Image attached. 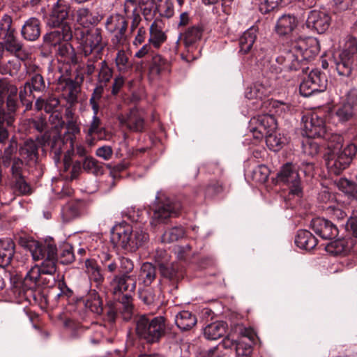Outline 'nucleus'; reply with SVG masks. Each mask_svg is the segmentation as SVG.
<instances>
[{"label": "nucleus", "instance_id": "nucleus-1", "mask_svg": "<svg viewBox=\"0 0 357 357\" xmlns=\"http://www.w3.org/2000/svg\"><path fill=\"white\" fill-rule=\"evenodd\" d=\"M320 51L319 41L314 37H299L291 42L289 50L283 52L276 58L278 63L286 70L307 73L309 62Z\"/></svg>", "mask_w": 357, "mask_h": 357}, {"label": "nucleus", "instance_id": "nucleus-2", "mask_svg": "<svg viewBox=\"0 0 357 357\" xmlns=\"http://www.w3.org/2000/svg\"><path fill=\"white\" fill-rule=\"evenodd\" d=\"M149 240V234L142 227H133L125 222L115 225L111 231L112 242L130 252L144 246Z\"/></svg>", "mask_w": 357, "mask_h": 357}, {"label": "nucleus", "instance_id": "nucleus-3", "mask_svg": "<svg viewBox=\"0 0 357 357\" xmlns=\"http://www.w3.org/2000/svg\"><path fill=\"white\" fill-rule=\"evenodd\" d=\"M135 323L137 337L149 344L159 343L169 330L167 320L163 316L150 318L142 314L135 317Z\"/></svg>", "mask_w": 357, "mask_h": 357}, {"label": "nucleus", "instance_id": "nucleus-4", "mask_svg": "<svg viewBox=\"0 0 357 357\" xmlns=\"http://www.w3.org/2000/svg\"><path fill=\"white\" fill-rule=\"evenodd\" d=\"M50 143L52 151L55 155L59 156L62 153V148L64 146L63 139L59 135H55L50 138L47 132L36 137V141L28 139L19 147V154L24 160L26 165L36 164L38 159V144L45 146Z\"/></svg>", "mask_w": 357, "mask_h": 357}, {"label": "nucleus", "instance_id": "nucleus-5", "mask_svg": "<svg viewBox=\"0 0 357 357\" xmlns=\"http://www.w3.org/2000/svg\"><path fill=\"white\" fill-rule=\"evenodd\" d=\"M333 137L336 144L329 142L328 144L331 152L326 159V165L331 172L339 174L349 165L357 149L354 144H350L341 151L342 137L340 135H335Z\"/></svg>", "mask_w": 357, "mask_h": 357}, {"label": "nucleus", "instance_id": "nucleus-6", "mask_svg": "<svg viewBox=\"0 0 357 357\" xmlns=\"http://www.w3.org/2000/svg\"><path fill=\"white\" fill-rule=\"evenodd\" d=\"M20 245L29 250L34 261L42 260L41 264H52L56 266V246L52 238L39 242L33 238H20Z\"/></svg>", "mask_w": 357, "mask_h": 357}, {"label": "nucleus", "instance_id": "nucleus-7", "mask_svg": "<svg viewBox=\"0 0 357 357\" xmlns=\"http://www.w3.org/2000/svg\"><path fill=\"white\" fill-rule=\"evenodd\" d=\"M181 209L182 204L179 201L165 196L156 197L152 208L151 225L155 227L165 223L170 218L178 215Z\"/></svg>", "mask_w": 357, "mask_h": 357}, {"label": "nucleus", "instance_id": "nucleus-8", "mask_svg": "<svg viewBox=\"0 0 357 357\" xmlns=\"http://www.w3.org/2000/svg\"><path fill=\"white\" fill-rule=\"evenodd\" d=\"M74 36L81 40L82 53L85 56L92 54H95L96 57L101 55L106 45L102 41V30L99 28L86 31L76 29Z\"/></svg>", "mask_w": 357, "mask_h": 357}, {"label": "nucleus", "instance_id": "nucleus-9", "mask_svg": "<svg viewBox=\"0 0 357 357\" xmlns=\"http://www.w3.org/2000/svg\"><path fill=\"white\" fill-rule=\"evenodd\" d=\"M56 267L51 263L41 264L32 267L24 278V283L31 288L35 286L43 285L51 287L54 285Z\"/></svg>", "mask_w": 357, "mask_h": 357}, {"label": "nucleus", "instance_id": "nucleus-10", "mask_svg": "<svg viewBox=\"0 0 357 357\" xmlns=\"http://www.w3.org/2000/svg\"><path fill=\"white\" fill-rule=\"evenodd\" d=\"M133 313L134 305L132 296L122 295L121 298H117L116 303L107 307L106 319L109 323L113 324L118 314H120L124 321H128L132 317Z\"/></svg>", "mask_w": 357, "mask_h": 357}, {"label": "nucleus", "instance_id": "nucleus-11", "mask_svg": "<svg viewBox=\"0 0 357 357\" xmlns=\"http://www.w3.org/2000/svg\"><path fill=\"white\" fill-rule=\"evenodd\" d=\"M277 182L287 185L290 194L298 197L302 195L301 179L296 165L291 162L284 164L277 174Z\"/></svg>", "mask_w": 357, "mask_h": 357}, {"label": "nucleus", "instance_id": "nucleus-12", "mask_svg": "<svg viewBox=\"0 0 357 357\" xmlns=\"http://www.w3.org/2000/svg\"><path fill=\"white\" fill-rule=\"evenodd\" d=\"M327 82L325 73L317 69L311 70L300 84V93L303 96L308 97L314 93L323 92L326 89Z\"/></svg>", "mask_w": 357, "mask_h": 357}, {"label": "nucleus", "instance_id": "nucleus-13", "mask_svg": "<svg viewBox=\"0 0 357 357\" xmlns=\"http://www.w3.org/2000/svg\"><path fill=\"white\" fill-rule=\"evenodd\" d=\"M18 89L6 79H0V112H17Z\"/></svg>", "mask_w": 357, "mask_h": 357}, {"label": "nucleus", "instance_id": "nucleus-14", "mask_svg": "<svg viewBox=\"0 0 357 357\" xmlns=\"http://www.w3.org/2000/svg\"><path fill=\"white\" fill-rule=\"evenodd\" d=\"M276 128V120L269 114L257 115L250 121L249 130L252 133L253 137L257 139H263L266 135L275 131Z\"/></svg>", "mask_w": 357, "mask_h": 357}, {"label": "nucleus", "instance_id": "nucleus-15", "mask_svg": "<svg viewBox=\"0 0 357 357\" xmlns=\"http://www.w3.org/2000/svg\"><path fill=\"white\" fill-rule=\"evenodd\" d=\"M70 6L63 0H57L53 4L50 13L45 17V25L49 28L71 26L67 22Z\"/></svg>", "mask_w": 357, "mask_h": 357}, {"label": "nucleus", "instance_id": "nucleus-16", "mask_svg": "<svg viewBox=\"0 0 357 357\" xmlns=\"http://www.w3.org/2000/svg\"><path fill=\"white\" fill-rule=\"evenodd\" d=\"M106 30L114 33L112 42L115 46L122 45L126 41V31L128 28V22L126 17L121 14H112L109 15L105 22Z\"/></svg>", "mask_w": 357, "mask_h": 357}, {"label": "nucleus", "instance_id": "nucleus-17", "mask_svg": "<svg viewBox=\"0 0 357 357\" xmlns=\"http://www.w3.org/2000/svg\"><path fill=\"white\" fill-rule=\"evenodd\" d=\"M113 289V294L119 295L121 298L122 295L133 293L136 289L137 280L135 275L118 274L115 275L111 282Z\"/></svg>", "mask_w": 357, "mask_h": 357}, {"label": "nucleus", "instance_id": "nucleus-18", "mask_svg": "<svg viewBox=\"0 0 357 357\" xmlns=\"http://www.w3.org/2000/svg\"><path fill=\"white\" fill-rule=\"evenodd\" d=\"M52 29L54 30L47 32L43 36V43L47 47H56L63 42H70L74 36L71 26Z\"/></svg>", "mask_w": 357, "mask_h": 357}, {"label": "nucleus", "instance_id": "nucleus-19", "mask_svg": "<svg viewBox=\"0 0 357 357\" xmlns=\"http://www.w3.org/2000/svg\"><path fill=\"white\" fill-rule=\"evenodd\" d=\"M310 227L317 236L324 240L335 239L339 233L337 227L334 223L321 218L312 219Z\"/></svg>", "mask_w": 357, "mask_h": 357}, {"label": "nucleus", "instance_id": "nucleus-20", "mask_svg": "<svg viewBox=\"0 0 357 357\" xmlns=\"http://www.w3.org/2000/svg\"><path fill=\"white\" fill-rule=\"evenodd\" d=\"M304 130L308 138L326 137V123L324 115L313 113L304 123Z\"/></svg>", "mask_w": 357, "mask_h": 357}, {"label": "nucleus", "instance_id": "nucleus-21", "mask_svg": "<svg viewBox=\"0 0 357 357\" xmlns=\"http://www.w3.org/2000/svg\"><path fill=\"white\" fill-rule=\"evenodd\" d=\"M331 22L330 15L324 10H311L306 20L307 28L321 34L325 33L329 28Z\"/></svg>", "mask_w": 357, "mask_h": 357}, {"label": "nucleus", "instance_id": "nucleus-22", "mask_svg": "<svg viewBox=\"0 0 357 357\" xmlns=\"http://www.w3.org/2000/svg\"><path fill=\"white\" fill-rule=\"evenodd\" d=\"M145 112L143 109L137 107L130 109L126 116H119L121 124L126 126L133 132H142L145 126Z\"/></svg>", "mask_w": 357, "mask_h": 357}, {"label": "nucleus", "instance_id": "nucleus-23", "mask_svg": "<svg viewBox=\"0 0 357 357\" xmlns=\"http://www.w3.org/2000/svg\"><path fill=\"white\" fill-rule=\"evenodd\" d=\"M93 115L91 121L88 125L85 126L84 132L86 133V139L87 143L90 146H93L95 144V137L93 135H96L99 139L102 138V135L105 132V128L102 126L101 119L98 117V112H93Z\"/></svg>", "mask_w": 357, "mask_h": 357}, {"label": "nucleus", "instance_id": "nucleus-24", "mask_svg": "<svg viewBox=\"0 0 357 357\" xmlns=\"http://www.w3.org/2000/svg\"><path fill=\"white\" fill-rule=\"evenodd\" d=\"M41 33V23L37 17H30L24 22L22 29V38L28 41H36Z\"/></svg>", "mask_w": 357, "mask_h": 357}, {"label": "nucleus", "instance_id": "nucleus-25", "mask_svg": "<svg viewBox=\"0 0 357 357\" xmlns=\"http://www.w3.org/2000/svg\"><path fill=\"white\" fill-rule=\"evenodd\" d=\"M335 62L338 75L343 77H349L357 67V59L347 56L345 53L340 52Z\"/></svg>", "mask_w": 357, "mask_h": 357}, {"label": "nucleus", "instance_id": "nucleus-26", "mask_svg": "<svg viewBox=\"0 0 357 357\" xmlns=\"http://www.w3.org/2000/svg\"><path fill=\"white\" fill-rule=\"evenodd\" d=\"M298 25V20L291 14L282 15L277 21L275 31L279 36H287L293 32Z\"/></svg>", "mask_w": 357, "mask_h": 357}, {"label": "nucleus", "instance_id": "nucleus-27", "mask_svg": "<svg viewBox=\"0 0 357 357\" xmlns=\"http://www.w3.org/2000/svg\"><path fill=\"white\" fill-rule=\"evenodd\" d=\"M17 112H0V144H5L9 138L8 128L14 126Z\"/></svg>", "mask_w": 357, "mask_h": 357}, {"label": "nucleus", "instance_id": "nucleus-28", "mask_svg": "<svg viewBox=\"0 0 357 357\" xmlns=\"http://www.w3.org/2000/svg\"><path fill=\"white\" fill-rule=\"evenodd\" d=\"M202 29L199 26L189 27L183 33V40L188 52L193 53L197 49V43L201 39Z\"/></svg>", "mask_w": 357, "mask_h": 357}, {"label": "nucleus", "instance_id": "nucleus-29", "mask_svg": "<svg viewBox=\"0 0 357 357\" xmlns=\"http://www.w3.org/2000/svg\"><path fill=\"white\" fill-rule=\"evenodd\" d=\"M86 211V202L82 199L71 200L63 208V212L68 220L77 218Z\"/></svg>", "mask_w": 357, "mask_h": 357}, {"label": "nucleus", "instance_id": "nucleus-30", "mask_svg": "<svg viewBox=\"0 0 357 357\" xmlns=\"http://www.w3.org/2000/svg\"><path fill=\"white\" fill-rule=\"evenodd\" d=\"M15 243L10 238L0 240V267L8 266L15 254Z\"/></svg>", "mask_w": 357, "mask_h": 357}, {"label": "nucleus", "instance_id": "nucleus-31", "mask_svg": "<svg viewBox=\"0 0 357 357\" xmlns=\"http://www.w3.org/2000/svg\"><path fill=\"white\" fill-rule=\"evenodd\" d=\"M166 40L167 36L163 31L162 22L155 20L149 29V43L155 49H158Z\"/></svg>", "mask_w": 357, "mask_h": 357}, {"label": "nucleus", "instance_id": "nucleus-32", "mask_svg": "<svg viewBox=\"0 0 357 357\" xmlns=\"http://www.w3.org/2000/svg\"><path fill=\"white\" fill-rule=\"evenodd\" d=\"M295 243L301 249L311 250L317 245V240L308 230L300 229L295 237Z\"/></svg>", "mask_w": 357, "mask_h": 357}, {"label": "nucleus", "instance_id": "nucleus-33", "mask_svg": "<svg viewBox=\"0 0 357 357\" xmlns=\"http://www.w3.org/2000/svg\"><path fill=\"white\" fill-rule=\"evenodd\" d=\"M197 322L196 316L188 310L180 312L175 318L176 325L182 331L190 330L196 325Z\"/></svg>", "mask_w": 357, "mask_h": 357}, {"label": "nucleus", "instance_id": "nucleus-34", "mask_svg": "<svg viewBox=\"0 0 357 357\" xmlns=\"http://www.w3.org/2000/svg\"><path fill=\"white\" fill-rule=\"evenodd\" d=\"M263 107L266 108L270 112L269 114L278 115L280 116H284L287 112H289L291 109V105L288 102L270 99L263 102Z\"/></svg>", "mask_w": 357, "mask_h": 357}, {"label": "nucleus", "instance_id": "nucleus-35", "mask_svg": "<svg viewBox=\"0 0 357 357\" xmlns=\"http://www.w3.org/2000/svg\"><path fill=\"white\" fill-rule=\"evenodd\" d=\"M227 327L224 321L211 323L204 328V335L207 340H215L225 334Z\"/></svg>", "mask_w": 357, "mask_h": 357}, {"label": "nucleus", "instance_id": "nucleus-36", "mask_svg": "<svg viewBox=\"0 0 357 357\" xmlns=\"http://www.w3.org/2000/svg\"><path fill=\"white\" fill-rule=\"evenodd\" d=\"M56 54L67 63L76 64L77 57L75 49L69 42H63L57 46Z\"/></svg>", "mask_w": 357, "mask_h": 357}, {"label": "nucleus", "instance_id": "nucleus-37", "mask_svg": "<svg viewBox=\"0 0 357 357\" xmlns=\"http://www.w3.org/2000/svg\"><path fill=\"white\" fill-rule=\"evenodd\" d=\"M85 265L90 280L96 283V286L98 287L102 284L105 280L101 271V267L96 261L92 259H86Z\"/></svg>", "mask_w": 357, "mask_h": 357}, {"label": "nucleus", "instance_id": "nucleus-38", "mask_svg": "<svg viewBox=\"0 0 357 357\" xmlns=\"http://www.w3.org/2000/svg\"><path fill=\"white\" fill-rule=\"evenodd\" d=\"M98 259L104 271L110 273L118 272V257L108 252H102L98 255Z\"/></svg>", "mask_w": 357, "mask_h": 357}, {"label": "nucleus", "instance_id": "nucleus-39", "mask_svg": "<svg viewBox=\"0 0 357 357\" xmlns=\"http://www.w3.org/2000/svg\"><path fill=\"white\" fill-rule=\"evenodd\" d=\"M257 38L256 29L251 28L245 31L239 38V52L243 54L248 53Z\"/></svg>", "mask_w": 357, "mask_h": 357}, {"label": "nucleus", "instance_id": "nucleus-40", "mask_svg": "<svg viewBox=\"0 0 357 357\" xmlns=\"http://www.w3.org/2000/svg\"><path fill=\"white\" fill-rule=\"evenodd\" d=\"M85 306L93 313L100 314L103 312L102 301L96 290H91L86 296Z\"/></svg>", "mask_w": 357, "mask_h": 357}, {"label": "nucleus", "instance_id": "nucleus-41", "mask_svg": "<svg viewBox=\"0 0 357 357\" xmlns=\"http://www.w3.org/2000/svg\"><path fill=\"white\" fill-rule=\"evenodd\" d=\"M156 278V268L149 262L143 263L139 274V278L146 286H149Z\"/></svg>", "mask_w": 357, "mask_h": 357}, {"label": "nucleus", "instance_id": "nucleus-42", "mask_svg": "<svg viewBox=\"0 0 357 357\" xmlns=\"http://www.w3.org/2000/svg\"><path fill=\"white\" fill-rule=\"evenodd\" d=\"M10 185L17 195H27L31 193V188L24 176L10 178Z\"/></svg>", "mask_w": 357, "mask_h": 357}, {"label": "nucleus", "instance_id": "nucleus-43", "mask_svg": "<svg viewBox=\"0 0 357 357\" xmlns=\"http://www.w3.org/2000/svg\"><path fill=\"white\" fill-rule=\"evenodd\" d=\"M59 105V99L55 96L39 98L36 100L35 107L37 110L44 109L47 113L55 112Z\"/></svg>", "mask_w": 357, "mask_h": 357}, {"label": "nucleus", "instance_id": "nucleus-44", "mask_svg": "<svg viewBox=\"0 0 357 357\" xmlns=\"http://www.w3.org/2000/svg\"><path fill=\"white\" fill-rule=\"evenodd\" d=\"M3 48L10 53L17 54L22 51L23 47L22 43L17 38L16 33L7 36L1 39Z\"/></svg>", "mask_w": 357, "mask_h": 357}, {"label": "nucleus", "instance_id": "nucleus-45", "mask_svg": "<svg viewBox=\"0 0 357 357\" xmlns=\"http://www.w3.org/2000/svg\"><path fill=\"white\" fill-rule=\"evenodd\" d=\"M184 234V228L181 226H176L164 232L161 236V241L165 243H170L183 238Z\"/></svg>", "mask_w": 357, "mask_h": 357}, {"label": "nucleus", "instance_id": "nucleus-46", "mask_svg": "<svg viewBox=\"0 0 357 357\" xmlns=\"http://www.w3.org/2000/svg\"><path fill=\"white\" fill-rule=\"evenodd\" d=\"M354 114V105L348 101L344 102L339 105L335 111V116L340 122L349 121L353 117Z\"/></svg>", "mask_w": 357, "mask_h": 357}, {"label": "nucleus", "instance_id": "nucleus-47", "mask_svg": "<svg viewBox=\"0 0 357 357\" xmlns=\"http://www.w3.org/2000/svg\"><path fill=\"white\" fill-rule=\"evenodd\" d=\"M264 137H266V145L273 151H279L286 142L284 137H281L280 134L277 133L275 130L270 132Z\"/></svg>", "mask_w": 357, "mask_h": 357}, {"label": "nucleus", "instance_id": "nucleus-48", "mask_svg": "<svg viewBox=\"0 0 357 357\" xmlns=\"http://www.w3.org/2000/svg\"><path fill=\"white\" fill-rule=\"evenodd\" d=\"M113 76V70L105 60L101 61L98 69L97 84L106 86Z\"/></svg>", "mask_w": 357, "mask_h": 357}, {"label": "nucleus", "instance_id": "nucleus-49", "mask_svg": "<svg viewBox=\"0 0 357 357\" xmlns=\"http://www.w3.org/2000/svg\"><path fill=\"white\" fill-rule=\"evenodd\" d=\"M152 62L150 67V70L152 73L160 75L162 72L169 70V62L163 59L160 55L155 54L152 55Z\"/></svg>", "mask_w": 357, "mask_h": 357}, {"label": "nucleus", "instance_id": "nucleus-50", "mask_svg": "<svg viewBox=\"0 0 357 357\" xmlns=\"http://www.w3.org/2000/svg\"><path fill=\"white\" fill-rule=\"evenodd\" d=\"M16 33V30L13 27V18L8 14H4L0 19V39L8 35Z\"/></svg>", "mask_w": 357, "mask_h": 357}, {"label": "nucleus", "instance_id": "nucleus-51", "mask_svg": "<svg viewBox=\"0 0 357 357\" xmlns=\"http://www.w3.org/2000/svg\"><path fill=\"white\" fill-rule=\"evenodd\" d=\"M139 298L147 305H153L159 302V296L155 291L150 287H146L139 290Z\"/></svg>", "mask_w": 357, "mask_h": 357}, {"label": "nucleus", "instance_id": "nucleus-52", "mask_svg": "<svg viewBox=\"0 0 357 357\" xmlns=\"http://www.w3.org/2000/svg\"><path fill=\"white\" fill-rule=\"evenodd\" d=\"M18 149L17 142L15 137H12L7 146L3 150V166L4 167H10L11 160L13 159V155L17 152Z\"/></svg>", "mask_w": 357, "mask_h": 357}, {"label": "nucleus", "instance_id": "nucleus-53", "mask_svg": "<svg viewBox=\"0 0 357 357\" xmlns=\"http://www.w3.org/2000/svg\"><path fill=\"white\" fill-rule=\"evenodd\" d=\"M82 167L84 171L95 175L103 174V168L100 163L92 157H86L82 162Z\"/></svg>", "mask_w": 357, "mask_h": 357}, {"label": "nucleus", "instance_id": "nucleus-54", "mask_svg": "<svg viewBox=\"0 0 357 357\" xmlns=\"http://www.w3.org/2000/svg\"><path fill=\"white\" fill-rule=\"evenodd\" d=\"M105 86L96 84L93 93L89 99V104L91 107L93 112H98L100 109L99 102L102 97Z\"/></svg>", "mask_w": 357, "mask_h": 357}, {"label": "nucleus", "instance_id": "nucleus-55", "mask_svg": "<svg viewBox=\"0 0 357 357\" xmlns=\"http://www.w3.org/2000/svg\"><path fill=\"white\" fill-rule=\"evenodd\" d=\"M324 208L326 214L335 220H342L347 217V213L337 203H333L332 204L326 206Z\"/></svg>", "mask_w": 357, "mask_h": 357}, {"label": "nucleus", "instance_id": "nucleus-56", "mask_svg": "<svg viewBox=\"0 0 357 357\" xmlns=\"http://www.w3.org/2000/svg\"><path fill=\"white\" fill-rule=\"evenodd\" d=\"M159 271L162 277L170 280H178L179 278L178 266L170 264L169 261L167 264L159 267Z\"/></svg>", "mask_w": 357, "mask_h": 357}, {"label": "nucleus", "instance_id": "nucleus-57", "mask_svg": "<svg viewBox=\"0 0 357 357\" xmlns=\"http://www.w3.org/2000/svg\"><path fill=\"white\" fill-rule=\"evenodd\" d=\"M269 174L270 170L268 167L264 165H260L252 170V178L253 181L263 183L268 180Z\"/></svg>", "mask_w": 357, "mask_h": 357}, {"label": "nucleus", "instance_id": "nucleus-58", "mask_svg": "<svg viewBox=\"0 0 357 357\" xmlns=\"http://www.w3.org/2000/svg\"><path fill=\"white\" fill-rule=\"evenodd\" d=\"M59 261L62 264H70L75 261V255L72 248L66 246L60 250L59 256L56 255V262Z\"/></svg>", "mask_w": 357, "mask_h": 357}, {"label": "nucleus", "instance_id": "nucleus-59", "mask_svg": "<svg viewBox=\"0 0 357 357\" xmlns=\"http://www.w3.org/2000/svg\"><path fill=\"white\" fill-rule=\"evenodd\" d=\"M25 162L19 157H14L10 162L11 178L23 176V169Z\"/></svg>", "mask_w": 357, "mask_h": 357}, {"label": "nucleus", "instance_id": "nucleus-60", "mask_svg": "<svg viewBox=\"0 0 357 357\" xmlns=\"http://www.w3.org/2000/svg\"><path fill=\"white\" fill-rule=\"evenodd\" d=\"M29 82L32 91L43 92L47 88L43 77L38 73H36L31 77Z\"/></svg>", "mask_w": 357, "mask_h": 357}, {"label": "nucleus", "instance_id": "nucleus-61", "mask_svg": "<svg viewBox=\"0 0 357 357\" xmlns=\"http://www.w3.org/2000/svg\"><path fill=\"white\" fill-rule=\"evenodd\" d=\"M118 263V272L121 273V274L130 275V273L134 268V263L130 259L125 257H119Z\"/></svg>", "mask_w": 357, "mask_h": 357}, {"label": "nucleus", "instance_id": "nucleus-62", "mask_svg": "<svg viewBox=\"0 0 357 357\" xmlns=\"http://www.w3.org/2000/svg\"><path fill=\"white\" fill-rule=\"evenodd\" d=\"M223 191L224 187L222 183L219 181H211L205 189V195L208 197H213Z\"/></svg>", "mask_w": 357, "mask_h": 357}, {"label": "nucleus", "instance_id": "nucleus-63", "mask_svg": "<svg viewBox=\"0 0 357 357\" xmlns=\"http://www.w3.org/2000/svg\"><path fill=\"white\" fill-rule=\"evenodd\" d=\"M341 53H345L347 56L357 59V39L355 37L349 36Z\"/></svg>", "mask_w": 357, "mask_h": 357}, {"label": "nucleus", "instance_id": "nucleus-64", "mask_svg": "<svg viewBox=\"0 0 357 357\" xmlns=\"http://www.w3.org/2000/svg\"><path fill=\"white\" fill-rule=\"evenodd\" d=\"M345 229L349 235L357 238V211L347 220Z\"/></svg>", "mask_w": 357, "mask_h": 357}]
</instances>
